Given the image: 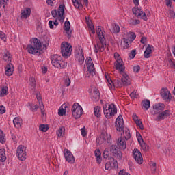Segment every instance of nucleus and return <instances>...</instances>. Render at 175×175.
I'll return each instance as SVG.
<instances>
[{
  "label": "nucleus",
  "instance_id": "473e14b6",
  "mask_svg": "<svg viewBox=\"0 0 175 175\" xmlns=\"http://www.w3.org/2000/svg\"><path fill=\"white\" fill-rule=\"evenodd\" d=\"M100 107L96 106L94 108V113L96 117L99 118L100 117Z\"/></svg>",
  "mask_w": 175,
  "mask_h": 175
},
{
  "label": "nucleus",
  "instance_id": "423d86ee",
  "mask_svg": "<svg viewBox=\"0 0 175 175\" xmlns=\"http://www.w3.org/2000/svg\"><path fill=\"white\" fill-rule=\"evenodd\" d=\"M83 107L80 106L79 103H76L72 105V114L76 120H77V118H80V117L83 116Z\"/></svg>",
  "mask_w": 175,
  "mask_h": 175
},
{
  "label": "nucleus",
  "instance_id": "052dcab7",
  "mask_svg": "<svg viewBox=\"0 0 175 175\" xmlns=\"http://www.w3.org/2000/svg\"><path fill=\"white\" fill-rule=\"evenodd\" d=\"M108 83H109V88H115L116 87H114V81H113V80L110 79L109 81H108Z\"/></svg>",
  "mask_w": 175,
  "mask_h": 175
},
{
  "label": "nucleus",
  "instance_id": "20e7f679",
  "mask_svg": "<svg viewBox=\"0 0 175 175\" xmlns=\"http://www.w3.org/2000/svg\"><path fill=\"white\" fill-rule=\"evenodd\" d=\"M104 114L107 118H111V116L117 114V108L114 104L107 105L106 104L104 107Z\"/></svg>",
  "mask_w": 175,
  "mask_h": 175
},
{
  "label": "nucleus",
  "instance_id": "3c124183",
  "mask_svg": "<svg viewBox=\"0 0 175 175\" xmlns=\"http://www.w3.org/2000/svg\"><path fill=\"white\" fill-rule=\"evenodd\" d=\"M136 136H137V139L138 140V143H140V142H142V140H143V137H142V135L140 134V133H139V131H137Z\"/></svg>",
  "mask_w": 175,
  "mask_h": 175
},
{
  "label": "nucleus",
  "instance_id": "6ab92c4d",
  "mask_svg": "<svg viewBox=\"0 0 175 175\" xmlns=\"http://www.w3.org/2000/svg\"><path fill=\"white\" fill-rule=\"evenodd\" d=\"M14 70V67L12 63H9L6 65L5 67V75L8 76H12Z\"/></svg>",
  "mask_w": 175,
  "mask_h": 175
},
{
  "label": "nucleus",
  "instance_id": "ea45409f",
  "mask_svg": "<svg viewBox=\"0 0 175 175\" xmlns=\"http://www.w3.org/2000/svg\"><path fill=\"white\" fill-rule=\"evenodd\" d=\"M65 132V127L62 126V127H60L59 129H58V131L57 133V135L59 137H61V136H64V133Z\"/></svg>",
  "mask_w": 175,
  "mask_h": 175
},
{
  "label": "nucleus",
  "instance_id": "49530a36",
  "mask_svg": "<svg viewBox=\"0 0 175 175\" xmlns=\"http://www.w3.org/2000/svg\"><path fill=\"white\" fill-rule=\"evenodd\" d=\"M5 134L2 130H0V143H5Z\"/></svg>",
  "mask_w": 175,
  "mask_h": 175
},
{
  "label": "nucleus",
  "instance_id": "a211bd4d",
  "mask_svg": "<svg viewBox=\"0 0 175 175\" xmlns=\"http://www.w3.org/2000/svg\"><path fill=\"white\" fill-rule=\"evenodd\" d=\"M169 116H170V111L165 110L161 113H159L156 118V121H162V120H165V118H167V117H169Z\"/></svg>",
  "mask_w": 175,
  "mask_h": 175
},
{
  "label": "nucleus",
  "instance_id": "39448f33",
  "mask_svg": "<svg viewBox=\"0 0 175 175\" xmlns=\"http://www.w3.org/2000/svg\"><path fill=\"white\" fill-rule=\"evenodd\" d=\"M61 53L64 58H68L72 55V45L68 42H62L61 44Z\"/></svg>",
  "mask_w": 175,
  "mask_h": 175
},
{
  "label": "nucleus",
  "instance_id": "6e6d98bb",
  "mask_svg": "<svg viewBox=\"0 0 175 175\" xmlns=\"http://www.w3.org/2000/svg\"><path fill=\"white\" fill-rule=\"evenodd\" d=\"M6 113V108L3 105L0 106V114H5Z\"/></svg>",
  "mask_w": 175,
  "mask_h": 175
},
{
  "label": "nucleus",
  "instance_id": "72a5a7b5",
  "mask_svg": "<svg viewBox=\"0 0 175 175\" xmlns=\"http://www.w3.org/2000/svg\"><path fill=\"white\" fill-rule=\"evenodd\" d=\"M30 85L33 88V91H36V80L33 77L29 79Z\"/></svg>",
  "mask_w": 175,
  "mask_h": 175
},
{
  "label": "nucleus",
  "instance_id": "c756f323",
  "mask_svg": "<svg viewBox=\"0 0 175 175\" xmlns=\"http://www.w3.org/2000/svg\"><path fill=\"white\" fill-rule=\"evenodd\" d=\"M6 150L5 148L0 149V161L5 162L6 161Z\"/></svg>",
  "mask_w": 175,
  "mask_h": 175
},
{
  "label": "nucleus",
  "instance_id": "864d4df0",
  "mask_svg": "<svg viewBox=\"0 0 175 175\" xmlns=\"http://www.w3.org/2000/svg\"><path fill=\"white\" fill-rule=\"evenodd\" d=\"M87 25L89 27L90 29H94L95 27H94V24H92V21H87Z\"/></svg>",
  "mask_w": 175,
  "mask_h": 175
},
{
  "label": "nucleus",
  "instance_id": "cd10ccee",
  "mask_svg": "<svg viewBox=\"0 0 175 175\" xmlns=\"http://www.w3.org/2000/svg\"><path fill=\"white\" fill-rule=\"evenodd\" d=\"M118 147H119V148H123V150H125L126 148V142H125V139H122L121 138L118 139Z\"/></svg>",
  "mask_w": 175,
  "mask_h": 175
},
{
  "label": "nucleus",
  "instance_id": "bf43d9fd",
  "mask_svg": "<svg viewBox=\"0 0 175 175\" xmlns=\"http://www.w3.org/2000/svg\"><path fill=\"white\" fill-rule=\"evenodd\" d=\"M131 24L132 25H137V24H140V21L137 20V19H136L135 21L132 20L131 22Z\"/></svg>",
  "mask_w": 175,
  "mask_h": 175
},
{
  "label": "nucleus",
  "instance_id": "b1692460",
  "mask_svg": "<svg viewBox=\"0 0 175 175\" xmlns=\"http://www.w3.org/2000/svg\"><path fill=\"white\" fill-rule=\"evenodd\" d=\"M65 5H60L57 10V13L59 17L62 18V20H65V17L64 16V14H65Z\"/></svg>",
  "mask_w": 175,
  "mask_h": 175
},
{
  "label": "nucleus",
  "instance_id": "ddd939ff",
  "mask_svg": "<svg viewBox=\"0 0 175 175\" xmlns=\"http://www.w3.org/2000/svg\"><path fill=\"white\" fill-rule=\"evenodd\" d=\"M133 155L135 161L139 165H142L143 163V157L142 156V152L137 148H135L133 151Z\"/></svg>",
  "mask_w": 175,
  "mask_h": 175
},
{
  "label": "nucleus",
  "instance_id": "aec40b11",
  "mask_svg": "<svg viewBox=\"0 0 175 175\" xmlns=\"http://www.w3.org/2000/svg\"><path fill=\"white\" fill-rule=\"evenodd\" d=\"M31 16V8H26L21 13V18H28Z\"/></svg>",
  "mask_w": 175,
  "mask_h": 175
},
{
  "label": "nucleus",
  "instance_id": "0eeeda50",
  "mask_svg": "<svg viewBox=\"0 0 175 175\" xmlns=\"http://www.w3.org/2000/svg\"><path fill=\"white\" fill-rule=\"evenodd\" d=\"M115 59V66L116 70H120V72H124L125 70V65L122 63V60L120 57V54L117 52L114 53Z\"/></svg>",
  "mask_w": 175,
  "mask_h": 175
},
{
  "label": "nucleus",
  "instance_id": "e433bc0d",
  "mask_svg": "<svg viewBox=\"0 0 175 175\" xmlns=\"http://www.w3.org/2000/svg\"><path fill=\"white\" fill-rule=\"evenodd\" d=\"M72 2L77 9H79V8H83V4H81V2H79L78 0H72Z\"/></svg>",
  "mask_w": 175,
  "mask_h": 175
},
{
  "label": "nucleus",
  "instance_id": "c03bdc74",
  "mask_svg": "<svg viewBox=\"0 0 175 175\" xmlns=\"http://www.w3.org/2000/svg\"><path fill=\"white\" fill-rule=\"evenodd\" d=\"M110 161H111L112 167H114V169H116V167H118V163L117 162V160L113 158Z\"/></svg>",
  "mask_w": 175,
  "mask_h": 175
},
{
  "label": "nucleus",
  "instance_id": "4c0bfd02",
  "mask_svg": "<svg viewBox=\"0 0 175 175\" xmlns=\"http://www.w3.org/2000/svg\"><path fill=\"white\" fill-rule=\"evenodd\" d=\"M114 87H120L122 88V78H121V80L120 79H115L114 81Z\"/></svg>",
  "mask_w": 175,
  "mask_h": 175
},
{
  "label": "nucleus",
  "instance_id": "393cba45",
  "mask_svg": "<svg viewBox=\"0 0 175 175\" xmlns=\"http://www.w3.org/2000/svg\"><path fill=\"white\" fill-rule=\"evenodd\" d=\"M13 124L15 128H17L18 129V128H21V125H23V120L20 118H14V119L13 120Z\"/></svg>",
  "mask_w": 175,
  "mask_h": 175
},
{
  "label": "nucleus",
  "instance_id": "a19ab883",
  "mask_svg": "<svg viewBox=\"0 0 175 175\" xmlns=\"http://www.w3.org/2000/svg\"><path fill=\"white\" fill-rule=\"evenodd\" d=\"M130 96L131 99H137V96H139V94H137V90H133Z\"/></svg>",
  "mask_w": 175,
  "mask_h": 175
},
{
  "label": "nucleus",
  "instance_id": "13d9d810",
  "mask_svg": "<svg viewBox=\"0 0 175 175\" xmlns=\"http://www.w3.org/2000/svg\"><path fill=\"white\" fill-rule=\"evenodd\" d=\"M133 13L135 16H137L139 14V7L133 8Z\"/></svg>",
  "mask_w": 175,
  "mask_h": 175
},
{
  "label": "nucleus",
  "instance_id": "4be33fe9",
  "mask_svg": "<svg viewBox=\"0 0 175 175\" xmlns=\"http://www.w3.org/2000/svg\"><path fill=\"white\" fill-rule=\"evenodd\" d=\"M153 109L154 110V114H158L165 110V107L161 104H157L153 106Z\"/></svg>",
  "mask_w": 175,
  "mask_h": 175
},
{
  "label": "nucleus",
  "instance_id": "603ef678",
  "mask_svg": "<svg viewBox=\"0 0 175 175\" xmlns=\"http://www.w3.org/2000/svg\"><path fill=\"white\" fill-rule=\"evenodd\" d=\"M66 109L64 108L59 109V111H58L59 116H64V114H66Z\"/></svg>",
  "mask_w": 175,
  "mask_h": 175
},
{
  "label": "nucleus",
  "instance_id": "5fc2aeb1",
  "mask_svg": "<svg viewBox=\"0 0 175 175\" xmlns=\"http://www.w3.org/2000/svg\"><path fill=\"white\" fill-rule=\"evenodd\" d=\"M139 70H140V66L137 65L133 67V72H135V73H139Z\"/></svg>",
  "mask_w": 175,
  "mask_h": 175
},
{
  "label": "nucleus",
  "instance_id": "a18cd8bd",
  "mask_svg": "<svg viewBox=\"0 0 175 175\" xmlns=\"http://www.w3.org/2000/svg\"><path fill=\"white\" fill-rule=\"evenodd\" d=\"M129 57L131 59H133L136 57V49L132 50L129 54Z\"/></svg>",
  "mask_w": 175,
  "mask_h": 175
},
{
  "label": "nucleus",
  "instance_id": "6e6552de",
  "mask_svg": "<svg viewBox=\"0 0 175 175\" xmlns=\"http://www.w3.org/2000/svg\"><path fill=\"white\" fill-rule=\"evenodd\" d=\"M27 147L20 145L17 148V155L19 161H25L27 159Z\"/></svg>",
  "mask_w": 175,
  "mask_h": 175
},
{
  "label": "nucleus",
  "instance_id": "680f3d73",
  "mask_svg": "<svg viewBox=\"0 0 175 175\" xmlns=\"http://www.w3.org/2000/svg\"><path fill=\"white\" fill-rule=\"evenodd\" d=\"M51 14H52V16L54 17V18H55V17L58 16V12H57V10H53L51 11Z\"/></svg>",
  "mask_w": 175,
  "mask_h": 175
},
{
  "label": "nucleus",
  "instance_id": "7ed1b4c3",
  "mask_svg": "<svg viewBox=\"0 0 175 175\" xmlns=\"http://www.w3.org/2000/svg\"><path fill=\"white\" fill-rule=\"evenodd\" d=\"M51 64L57 69H64L68 66V63L62 60V57L58 55L51 56Z\"/></svg>",
  "mask_w": 175,
  "mask_h": 175
},
{
  "label": "nucleus",
  "instance_id": "bb28decb",
  "mask_svg": "<svg viewBox=\"0 0 175 175\" xmlns=\"http://www.w3.org/2000/svg\"><path fill=\"white\" fill-rule=\"evenodd\" d=\"M109 150H110L109 148H106L103 151V157L104 159H108L109 161L113 159V157L110 156V152Z\"/></svg>",
  "mask_w": 175,
  "mask_h": 175
},
{
  "label": "nucleus",
  "instance_id": "9d476101",
  "mask_svg": "<svg viewBox=\"0 0 175 175\" xmlns=\"http://www.w3.org/2000/svg\"><path fill=\"white\" fill-rule=\"evenodd\" d=\"M90 95L92 96L94 102H99V99H100V93L96 87L92 86L90 88Z\"/></svg>",
  "mask_w": 175,
  "mask_h": 175
},
{
  "label": "nucleus",
  "instance_id": "c9c22d12",
  "mask_svg": "<svg viewBox=\"0 0 175 175\" xmlns=\"http://www.w3.org/2000/svg\"><path fill=\"white\" fill-rule=\"evenodd\" d=\"M121 28L117 24H115L113 27L112 32L113 33H120Z\"/></svg>",
  "mask_w": 175,
  "mask_h": 175
},
{
  "label": "nucleus",
  "instance_id": "8fccbe9b",
  "mask_svg": "<svg viewBox=\"0 0 175 175\" xmlns=\"http://www.w3.org/2000/svg\"><path fill=\"white\" fill-rule=\"evenodd\" d=\"M105 167L106 170H110L112 167L111 161H109V162L106 163Z\"/></svg>",
  "mask_w": 175,
  "mask_h": 175
},
{
  "label": "nucleus",
  "instance_id": "f3484780",
  "mask_svg": "<svg viewBox=\"0 0 175 175\" xmlns=\"http://www.w3.org/2000/svg\"><path fill=\"white\" fill-rule=\"evenodd\" d=\"M96 33L98 34L101 44H106V40L105 39V35H103V32L102 31V27H97Z\"/></svg>",
  "mask_w": 175,
  "mask_h": 175
},
{
  "label": "nucleus",
  "instance_id": "09e8293b",
  "mask_svg": "<svg viewBox=\"0 0 175 175\" xmlns=\"http://www.w3.org/2000/svg\"><path fill=\"white\" fill-rule=\"evenodd\" d=\"M79 63L80 65H83V64H84V54L80 55L79 57Z\"/></svg>",
  "mask_w": 175,
  "mask_h": 175
},
{
  "label": "nucleus",
  "instance_id": "dca6fc26",
  "mask_svg": "<svg viewBox=\"0 0 175 175\" xmlns=\"http://www.w3.org/2000/svg\"><path fill=\"white\" fill-rule=\"evenodd\" d=\"M64 30L66 32V36L68 39L72 38V30H70V22L66 21L64 23Z\"/></svg>",
  "mask_w": 175,
  "mask_h": 175
},
{
  "label": "nucleus",
  "instance_id": "1a4fd4ad",
  "mask_svg": "<svg viewBox=\"0 0 175 175\" xmlns=\"http://www.w3.org/2000/svg\"><path fill=\"white\" fill-rule=\"evenodd\" d=\"M111 142V137L107 133H101L100 137L96 139L97 144H103V143H110Z\"/></svg>",
  "mask_w": 175,
  "mask_h": 175
},
{
  "label": "nucleus",
  "instance_id": "a878e982",
  "mask_svg": "<svg viewBox=\"0 0 175 175\" xmlns=\"http://www.w3.org/2000/svg\"><path fill=\"white\" fill-rule=\"evenodd\" d=\"M95 157H96V161L97 163H101L102 162V153L100 152V150L96 149L94 151Z\"/></svg>",
  "mask_w": 175,
  "mask_h": 175
},
{
  "label": "nucleus",
  "instance_id": "58836bf2",
  "mask_svg": "<svg viewBox=\"0 0 175 175\" xmlns=\"http://www.w3.org/2000/svg\"><path fill=\"white\" fill-rule=\"evenodd\" d=\"M40 131L42 132H47L49 131V125L47 124H40L39 126Z\"/></svg>",
  "mask_w": 175,
  "mask_h": 175
},
{
  "label": "nucleus",
  "instance_id": "c85d7f7f",
  "mask_svg": "<svg viewBox=\"0 0 175 175\" xmlns=\"http://www.w3.org/2000/svg\"><path fill=\"white\" fill-rule=\"evenodd\" d=\"M142 107H144L145 110H148L150 109L151 102L150 101V100L146 99L142 102Z\"/></svg>",
  "mask_w": 175,
  "mask_h": 175
},
{
  "label": "nucleus",
  "instance_id": "69168bd1",
  "mask_svg": "<svg viewBox=\"0 0 175 175\" xmlns=\"http://www.w3.org/2000/svg\"><path fill=\"white\" fill-rule=\"evenodd\" d=\"M133 120L135 122H137V121H139V118L137 117V115H136V113L133 114Z\"/></svg>",
  "mask_w": 175,
  "mask_h": 175
},
{
  "label": "nucleus",
  "instance_id": "9b49d317",
  "mask_svg": "<svg viewBox=\"0 0 175 175\" xmlns=\"http://www.w3.org/2000/svg\"><path fill=\"white\" fill-rule=\"evenodd\" d=\"M109 151L111 152L113 157L121 161L122 159V152L118 150L117 145H111L109 148Z\"/></svg>",
  "mask_w": 175,
  "mask_h": 175
},
{
  "label": "nucleus",
  "instance_id": "2f4dec72",
  "mask_svg": "<svg viewBox=\"0 0 175 175\" xmlns=\"http://www.w3.org/2000/svg\"><path fill=\"white\" fill-rule=\"evenodd\" d=\"M139 144H140V146L144 151L147 152L150 150V146H148L146 142H144V140L142 139V141H140V143H139Z\"/></svg>",
  "mask_w": 175,
  "mask_h": 175
},
{
  "label": "nucleus",
  "instance_id": "4d7b16f0",
  "mask_svg": "<svg viewBox=\"0 0 175 175\" xmlns=\"http://www.w3.org/2000/svg\"><path fill=\"white\" fill-rule=\"evenodd\" d=\"M169 16L170 18H175V12L173 10H170L169 11Z\"/></svg>",
  "mask_w": 175,
  "mask_h": 175
},
{
  "label": "nucleus",
  "instance_id": "774afa93",
  "mask_svg": "<svg viewBox=\"0 0 175 175\" xmlns=\"http://www.w3.org/2000/svg\"><path fill=\"white\" fill-rule=\"evenodd\" d=\"M124 42L126 43V44H127V46H129V43H132L129 38H124Z\"/></svg>",
  "mask_w": 175,
  "mask_h": 175
},
{
  "label": "nucleus",
  "instance_id": "5701e85b",
  "mask_svg": "<svg viewBox=\"0 0 175 175\" xmlns=\"http://www.w3.org/2000/svg\"><path fill=\"white\" fill-rule=\"evenodd\" d=\"M36 98L38 102H39L40 107L41 109V113L42 116H44V105H43V101H42V96H39L38 93H36Z\"/></svg>",
  "mask_w": 175,
  "mask_h": 175
},
{
  "label": "nucleus",
  "instance_id": "37998d69",
  "mask_svg": "<svg viewBox=\"0 0 175 175\" xmlns=\"http://www.w3.org/2000/svg\"><path fill=\"white\" fill-rule=\"evenodd\" d=\"M8 87L3 88L1 89V92L0 94V96H5V95H8Z\"/></svg>",
  "mask_w": 175,
  "mask_h": 175
},
{
  "label": "nucleus",
  "instance_id": "412c9836",
  "mask_svg": "<svg viewBox=\"0 0 175 175\" xmlns=\"http://www.w3.org/2000/svg\"><path fill=\"white\" fill-rule=\"evenodd\" d=\"M122 77V83L123 86L127 87V85H131V79H129V76L126 74H124Z\"/></svg>",
  "mask_w": 175,
  "mask_h": 175
},
{
  "label": "nucleus",
  "instance_id": "338daca9",
  "mask_svg": "<svg viewBox=\"0 0 175 175\" xmlns=\"http://www.w3.org/2000/svg\"><path fill=\"white\" fill-rule=\"evenodd\" d=\"M166 6H168L170 8H172V5H173V3H172V0H166Z\"/></svg>",
  "mask_w": 175,
  "mask_h": 175
},
{
  "label": "nucleus",
  "instance_id": "de8ad7c7",
  "mask_svg": "<svg viewBox=\"0 0 175 175\" xmlns=\"http://www.w3.org/2000/svg\"><path fill=\"white\" fill-rule=\"evenodd\" d=\"M135 124L137 126H139V129H142V131L144 129V126H143V122H142L141 121L137 120V122H135Z\"/></svg>",
  "mask_w": 175,
  "mask_h": 175
},
{
  "label": "nucleus",
  "instance_id": "7c9ffc66",
  "mask_svg": "<svg viewBox=\"0 0 175 175\" xmlns=\"http://www.w3.org/2000/svg\"><path fill=\"white\" fill-rule=\"evenodd\" d=\"M151 53H152V50L151 49L150 44H148V47L144 53V58H150V55L151 54Z\"/></svg>",
  "mask_w": 175,
  "mask_h": 175
},
{
  "label": "nucleus",
  "instance_id": "2eb2a0df",
  "mask_svg": "<svg viewBox=\"0 0 175 175\" xmlns=\"http://www.w3.org/2000/svg\"><path fill=\"white\" fill-rule=\"evenodd\" d=\"M161 96L164 100H170L172 99V95L167 88H162L160 92Z\"/></svg>",
  "mask_w": 175,
  "mask_h": 175
},
{
  "label": "nucleus",
  "instance_id": "f03ea898",
  "mask_svg": "<svg viewBox=\"0 0 175 175\" xmlns=\"http://www.w3.org/2000/svg\"><path fill=\"white\" fill-rule=\"evenodd\" d=\"M116 130L118 131V132H123L124 135H126L124 136L126 140H129L131 139V133H129V130H124L125 128V124H124V119L122 118V116L120 115L116 120Z\"/></svg>",
  "mask_w": 175,
  "mask_h": 175
},
{
  "label": "nucleus",
  "instance_id": "f257e3e1",
  "mask_svg": "<svg viewBox=\"0 0 175 175\" xmlns=\"http://www.w3.org/2000/svg\"><path fill=\"white\" fill-rule=\"evenodd\" d=\"M42 47V42L38 38H33L32 44L27 45V50L29 54H34V55H40L42 53L39 51Z\"/></svg>",
  "mask_w": 175,
  "mask_h": 175
},
{
  "label": "nucleus",
  "instance_id": "f8f14e48",
  "mask_svg": "<svg viewBox=\"0 0 175 175\" xmlns=\"http://www.w3.org/2000/svg\"><path fill=\"white\" fill-rule=\"evenodd\" d=\"M85 62L88 73L91 76H95V67H94V63L92 62V59H91V57H87Z\"/></svg>",
  "mask_w": 175,
  "mask_h": 175
},
{
  "label": "nucleus",
  "instance_id": "79ce46f5",
  "mask_svg": "<svg viewBox=\"0 0 175 175\" xmlns=\"http://www.w3.org/2000/svg\"><path fill=\"white\" fill-rule=\"evenodd\" d=\"M168 62L170 64V66L171 68H174V65H175V62H174V59H173L172 58V55H170V56H168Z\"/></svg>",
  "mask_w": 175,
  "mask_h": 175
},
{
  "label": "nucleus",
  "instance_id": "4468645a",
  "mask_svg": "<svg viewBox=\"0 0 175 175\" xmlns=\"http://www.w3.org/2000/svg\"><path fill=\"white\" fill-rule=\"evenodd\" d=\"M64 154L66 161H67L68 163H75V157L69 150L64 149Z\"/></svg>",
  "mask_w": 175,
  "mask_h": 175
},
{
  "label": "nucleus",
  "instance_id": "e2e57ef3",
  "mask_svg": "<svg viewBox=\"0 0 175 175\" xmlns=\"http://www.w3.org/2000/svg\"><path fill=\"white\" fill-rule=\"evenodd\" d=\"M81 135L83 137H85L87 136V131H85V129L84 127L81 129Z\"/></svg>",
  "mask_w": 175,
  "mask_h": 175
},
{
  "label": "nucleus",
  "instance_id": "f704fd0d",
  "mask_svg": "<svg viewBox=\"0 0 175 175\" xmlns=\"http://www.w3.org/2000/svg\"><path fill=\"white\" fill-rule=\"evenodd\" d=\"M126 38H127V39H129V40H131V42H133V40H135V39H136V34L133 32L128 33L126 34Z\"/></svg>",
  "mask_w": 175,
  "mask_h": 175
},
{
  "label": "nucleus",
  "instance_id": "0e129e2a",
  "mask_svg": "<svg viewBox=\"0 0 175 175\" xmlns=\"http://www.w3.org/2000/svg\"><path fill=\"white\" fill-rule=\"evenodd\" d=\"M64 83H65V85H66L67 87H69V85H70V79H69V78L66 79Z\"/></svg>",
  "mask_w": 175,
  "mask_h": 175
}]
</instances>
